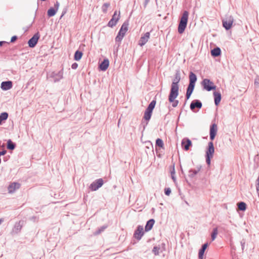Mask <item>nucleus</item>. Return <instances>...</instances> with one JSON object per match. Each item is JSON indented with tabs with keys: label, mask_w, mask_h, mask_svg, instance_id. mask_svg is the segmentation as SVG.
<instances>
[{
	"label": "nucleus",
	"mask_w": 259,
	"mask_h": 259,
	"mask_svg": "<svg viewBox=\"0 0 259 259\" xmlns=\"http://www.w3.org/2000/svg\"><path fill=\"white\" fill-rule=\"evenodd\" d=\"M197 81V76L193 72H190L189 74V84L187 89L186 98L188 100L192 95L195 85V82Z\"/></svg>",
	"instance_id": "obj_1"
},
{
	"label": "nucleus",
	"mask_w": 259,
	"mask_h": 259,
	"mask_svg": "<svg viewBox=\"0 0 259 259\" xmlns=\"http://www.w3.org/2000/svg\"><path fill=\"white\" fill-rule=\"evenodd\" d=\"M189 17V12L187 11H184L180 18L178 25V31L180 34L183 33L187 25Z\"/></svg>",
	"instance_id": "obj_2"
},
{
	"label": "nucleus",
	"mask_w": 259,
	"mask_h": 259,
	"mask_svg": "<svg viewBox=\"0 0 259 259\" xmlns=\"http://www.w3.org/2000/svg\"><path fill=\"white\" fill-rule=\"evenodd\" d=\"M214 152V148L213 142L212 141L209 142L208 143V147L206 150L205 158L206 162L208 165H210L211 159L213 157V155Z\"/></svg>",
	"instance_id": "obj_3"
},
{
	"label": "nucleus",
	"mask_w": 259,
	"mask_h": 259,
	"mask_svg": "<svg viewBox=\"0 0 259 259\" xmlns=\"http://www.w3.org/2000/svg\"><path fill=\"white\" fill-rule=\"evenodd\" d=\"M128 23L124 22L121 26L117 35L115 38V41L118 42L119 44H120L122 39L125 36V33L128 30Z\"/></svg>",
	"instance_id": "obj_4"
},
{
	"label": "nucleus",
	"mask_w": 259,
	"mask_h": 259,
	"mask_svg": "<svg viewBox=\"0 0 259 259\" xmlns=\"http://www.w3.org/2000/svg\"><path fill=\"white\" fill-rule=\"evenodd\" d=\"M181 80V73L179 70H177L175 77L173 79L171 85L170 90L174 92L175 91H179V82Z\"/></svg>",
	"instance_id": "obj_5"
},
{
	"label": "nucleus",
	"mask_w": 259,
	"mask_h": 259,
	"mask_svg": "<svg viewBox=\"0 0 259 259\" xmlns=\"http://www.w3.org/2000/svg\"><path fill=\"white\" fill-rule=\"evenodd\" d=\"M156 104L155 101L153 100L152 101L150 104L149 105L148 108L146 110L144 115V119L146 120L147 121H149L151 118V114L153 111V109L155 107Z\"/></svg>",
	"instance_id": "obj_6"
},
{
	"label": "nucleus",
	"mask_w": 259,
	"mask_h": 259,
	"mask_svg": "<svg viewBox=\"0 0 259 259\" xmlns=\"http://www.w3.org/2000/svg\"><path fill=\"white\" fill-rule=\"evenodd\" d=\"M201 84L203 89L208 92L215 90L217 87L212 81L207 78L202 80Z\"/></svg>",
	"instance_id": "obj_7"
},
{
	"label": "nucleus",
	"mask_w": 259,
	"mask_h": 259,
	"mask_svg": "<svg viewBox=\"0 0 259 259\" xmlns=\"http://www.w3.org/2000/svg\"><path fill=\"white\" fill-rule=\"evenodd\" d=\"M233 22L234 18L232 16H226L222 20L223 26L227 30H229L231 28Z\"/></svg>",
	"instance_id": "obj_8"
},
{
	"label": "nucleus",
	"mask_w": 259,
	"mask_h": 259,
	"mask_svg": "<svg viewBox=\"0 0 259 259\" xmlns=\"http://www.w3.org/2000/svg\"><path fill=\"white\" fill-rule=\"evenodd\" d=\"M178 95L179 91L172 92V91H170V93L168 96V101L169 102L172 103V106L173 107H176L179 104V101L175 100Z\"/></svg>",
	"instance_id": "obj_9"
},
{
	"label": "nucleus",
	"mask_w": 259,
	"mask_h": 259,
	"mask_svg": "<svg viewBox=\"0 0 259 259\" xmlns=\"http://www.w3.org/2000/svg\"><path fill=\"white\" fill-rule=\"evenodd\" d=\"M120 18V12L117 11H115L112 19L109 21L108 23V26L110 27H112L113 26L116 25L117 21Z\"/></svg>",
	"instance_id": "obj_10"
},
{
	"label": "nucleus",
	"mask_w": 259,
	"mask_h": 259,
	"mask_svg": "<svg viewBox=\"0 0 259 259\" xmlns=\"http://www.w3.org/2000/svg\"><path fill=\"white\" fill-rule=\"evenodd\" d=\"M103 184V181L102 179H99L93 182L90 186V189L92 191H96L100 188Z\"/></svg>",
	"instance_id": "obj_11"
},
{
	"label": "nucleus",
	"mask_w": 259,
	"mask_h": 259,
	"mask_svg": "<svg viewBox=\"0 0 259 259\" xmlns=\"http://www.w3.org/2000/svg\"><path fill=\"white\" fill-rule=\"evenodd\" d=\"M181 145L182 148L185 151H188L189 150L190 147L192 146V143L189 139L185 138L182 140Z\"/></svg>",
	"instance_id": "obj_12"
},
{
	"label": "nucleus",
	"mask_w": 259,
	"mask_h": 259,
	"mask_svg": "<svg viewBox=\"0 0 259 259\" xmlns=\"http://www.w3.org/2000/svg\"><path fill=\"white\" fill-rule=\"evenodd\" d=\"M39 38V34H38V33L35 34L32 36V37L29 40V41L28 42L29 47L30 48L34 47L35 46V45H36Z\"/></svg>",
	"instance_id": "obj_13"
},
{
	"label": "nucleus",
	"mask_w": 259,
	"mask_h": 259,
	"mask_svg": "<svg viewBox=\"0 0 259 259\" xmlns=\"http://www.w3.org/2000/svg\"><path fill=\"white\" fill-rule=\"evenodd\" d=\"M202 106L201 102L199 100H194L190 104V108L192 111H194V109L197 108L199 109H201Z\"/></svg>",
	"instance_id": "obj_14"
},
{
	"label": "nucleus",
	"mask_w": 259,
	"mask_h": 259,
	"mask_svg": "<svg viewBox=\"0 0 259 259\" xmlns=\"http://www.w3.org/2000/svg\"><path fill=\"white\" fill-rule=\"evenodd\" d=\"M217 130H218V127H217V125L215 123H213L210 126L209 135H210V139L211 141H213L215 137L217 135Z\"/></svg>",
	"instance_id": "obj_15"
},
{
	"label": "nucleus",
	"mask_w": 259,
	"mask_h": 259,
	"mask_svg": "<svg viewBox=\"0 0 259 259\" xmlns=\"http://www.w3.org/2000/svg\"><path fill=\"white\" fill-rule=\"evenodd\" d=\"M144 234V231L143 227L141 226H139L137 227V230L135 231L134 233V237L140 240L143 236V235Z\"/></svg>",
	"instance_id": "obj_16"
},
{
	"label": "nucleus",
	"mask_w": 259,
	"mask_h": 259,
	"mask_svg": "<svg viewBox=\"0 0 259 259\" xmlns=\"http://www.w3.org/2000/svg\"><path fill=\"white\" fill-rule=\"evenodd\" d=\"M150 38V33L146 32L144 34V35L142 36L139 41V45L142 47L144 45H145L147 42L148 41Z\"/></svg>",
	"instance_id": "obj_17"
},
{
	"label": "nucleus",
	"mask_w": 259,
	"mask_h": 259,
	"mask_svg": "<svg viewBox=\"0 0 259 259\" xmlns=\"http://www.w3.org/2000/svg\"><path fill=\"white\" fill-rule=\"evenodd\" d=\"M20 187V184L16 182H14L9 185L8 187L9 193H12L16 190L18 189Z\"/></svg>",
	"instance_id": "obj_18"
},
{
	"label": "nucleus",
	"mask_w": 259,
	"mask_h": 259,
	"mask_svg": "<svg viewBox=\"0 0 259 259\" xmlns=\"http://www.w3.org/2000/svg\"><path fill=\"white\" fill-rule=\"evenodd\" d=\"M162 148V140L158 139L156 140V155L159 157H161V149Z\"/></svg>",
	"instance_id": "obj_19"
},
{
	"label": "nucleus",
	"mask_w": 259,
	"mask_h": 259,
	"mask_svg": "<svg viewBox=\"0 0 259 259\" xmlns=\"http://www.w3.org/2000/svg\"><path fill=\"white\" fill-rule=\"evenodd\" d=\"M213 95L214 104L216 106H218L220 104L222 99L221 94L218 92H214Z\"/></svg>",
	"instance_id": "obj_20"
},
{
	"label": "nucleus",
	"mask_w": 259,
	"mask_h": 259,
	"mask_svg": "<svg viewBox=\"0 0 259 259\" xmlns=\"http://www.w3.org/2000/svg\"><path fill=\"white\" fill-rule=\"evenodd\" d=\"M208 246V243H206L203 244L201 246V248L199 249L198 252V257L199 259H203V255L205 252V250L207 248Z\"/></svg>",
	"instance_id": "obj_21"
},
{
	"label": "nucleus",
	"mask_w": 259,
	"mask_h": 259,
	"mask_svg": "<svg viewBox=\"0 0 259 259\" xmlns=\"http://www.w3.org/2000/svg\"><path fill=\"white\" fill-rule=\"evenodd\" d=\"M12 87V83L11 81H4L1 84V88L4 90H8Z\"/></svg>",
	"instance_id": "obj_22"
},
{
	"label": "nucleus",
	"mask_w": 259,
	"mask_h": 259,
	"mask_svg": "<svg viewBox=\"0 0 259 259\" xmlns=\"http://www.w3.org/2000/svg\"><path fill=\"white\" fill-rule=\"evenodd\" d=\"M221 54V50L220 48L216 47L211 51V55L214 57L219 56Z\"/></svg>",
	"instance_id": "obj_23"
},
{
	"label": "nucleus",
	"mask_w": 259,
	"mask_h": 259,
	"mask_svg": "<svg viewBox=\"0 0 259 259\" xmlns=\"http://www.w3.org/2000/svg\"><path fill=\"white\" fill-rule=\"evenodd\" d=\"M109 66V61L107 59H105L100 65V68L102 70H106Z\"/></svg>",
	"instance_id": "obj_24"
},
{
	"label": "nucleus",
	"mask_w": 259,
	"mask_h": 259,
	"mask_svg": "<svg viewBox=\"0 0 259 259\" xmlns=\"http://www.w3.org/2000/svg\"><path fill=\"white\" fill-rule=\"evenodd\" d=\"M154 220L153 219H151L149 221H148L147 223V224L145 226V231H148L150 230L153 227L154 224Z\"/></svg>",
	"instance_id": "obj_25"
},
{
	"label": "nucleus",
	"mask_w": 259,
	"mask_h": 259,
	"mask_svg": "<svg viewBox=\"0 0 259 259\" xmlns=\"http://www.w3.org/2000/svg\"><path fill=\"white\" fill-rule=\"evenodd\" d=\"M200 168H198L197 169H191L189 170V177L191 178H194L195 175H196L198 172L200 171Z\"/></svg>",
	"instance_id": "obj_26"
},
{
	"label": "nucleus",
	"mask_w": 259,
	"mask_h": 259,
	"mask_svg": "<svg viewBox=\"0 0 259 259\" xmlns=\"http://www.w3.org/2000/svg\"><path fill=\"white\" fill-rule=\"evenodd\" d=\"M239 209L241 211H245L246 209V204L244 202H240L237 204Z\"/></svg>",
	"instance_id": "obj_27"
},
{
	"label": "nucleus",
	"mask_w": 259,
	"mask_h": 259,
	"mask_svg": "<svg viewBox=\"0 0 259 259\" xmlns=\"http://www.w3.org/2000/svg\"><path fill=\"white\" fill-rule=\"evenodd\" d=\"M82 56V52L77 51L75 52L74 54V60L76 61H79L81 59V57Z\"/></svg>",
	"instance_id": "obj_28"
},
{
	"label": "nucleus",
	"mask_w": 259,
	"mask_h": 259,
	"mask_svg": "<svg viewBox=\"0 0 259 259\" xmlns=\"http://www.w3.org/2000/svg\"><path fill=\"white\" fill-rule=\"evenodd\" d=\"M218 234V228H214L213 229L212 232L211 234V238L212 241H213L217 237V236Z\"/></svg>",
	"instance_id": "obj_29"
},
{
	"label": "nucleus",
	"mask_w": 259,
	"mask_h": 259,
	"mask_svg": "<svg viewBox=\"0 0 259 259\" xmlns=\"http://www.w3.org/2000/svg\"><path fill=\"white\" fill-rule=\"evenodd\" d=\"M8 114L6 112H3L0 115V124L3 120L8 118Z\"/></svg>",
	"instance_id": "obj_30"
},
{
	"label": "nucleus",
	"mask_w": 259,
	"mask_h": 259,
	"mask_svg": "<svg viewBox=\"0 0 259 259\" xmlns=\"http://www.w3.org/2000/svg\"><path fill=\"white\" fill-rule=\"evenodd\" d=\"M15 147V145L11 140H8L7 143V148L10 150H13Z\"/></svg>",
	"instance_id": "obj_31"
},
{
	"label": "nucleus",
	"mask_w": 259,
	"mask_h": 259,
	"mask_svg": "<svg viewBox=\"0 0 259 259\" xmlns=\"http://www.w3.org/2000/svg\"><path fill=\"white\" fill-rule=\"evenodd\" d=\"M56 12H57V10H56L55 9L50 8L48 11V15L49 17H52L56 14Z\"/></svg>",
	"instance_id": "obj_32"
},
{
	"label": "nucleus",
	"mask_w": 259,
	"mask_h": 259,
	"mask_svg": "<svg viewBox=\"0 0 259 259\" xmlns=\"http://www.w3.org/2000/svg\"><path fill=\"white\" fill-rule=\"evenodd\" d=\"M171 179H172L174 182H175L176 179L175 177V171L174 165L173 166V167H172V170L171 171Z\"/></svg>",
	"instance_id": "obj_33"
},
{
	"label": "nucleus",
	"mask_w": 259,
	"mask_h": 259,
	"mask_svg": "<svg viewBox=\"0 0 259 259\" xmlns=\"http://www.w3.org/2000/svg\"><path fill=\"white\" fill-rule=\"evenodd\" d=\"M164 193L166 195L169 196L171 193V189L169 188H165L164 189Z\"/></svg>",
	"instance_id": "obj_34"
},
{
	"label": "nucleus",
	"mask_w": 259,
	"mask_h": 259,
	"mask_svg": "<svg viewBox=\"0 0 259 259\" xmlns=\"http://www.w3.org/2000/svg\"><path fill=\"white\" fill-rule=\"evenodd\" d=\"M160 250V247H154L153 249V252L155 255L158 254L159 251Z\"/></svg>",
	"instance_id": "obj_35"
},
{
	"label": "nucleus",
	"mask_w": 259,
	"mask_h": 259,
	"mask_svg": "<svg viewBox=\"0 0 259 259\" xmlns=\"http://www.w3.org/2000/svg\"><path fill=\"white\" fill-rule=\"evenodd\" d=\"M110 4L108 3H105L103 5V11L104 12H106L107 9L109 7Z\"/></svg>",
	"instance_id": "obj_36"
},
{
	"label": "nucleus",
	"mask_w": 259,
	"mask_h": 259,
	"mask_svg": "<svg viewBox=\"0 0 259 259\" xmlns=\"http://www.w3.org/2000/svg\"><path fill=\"white\" fill-rule=\"evenodd\" d=\"M256 189L257 193L259 195V177L256 180Z\"/></svg>",
	"instance_id": "obj_37"
},
{
	"label": "nucleus",
	"mask_w": 259,
	"mask_h": 259,
	"mask_svg": "<svg viewBox=\"0 0 259 259\" xmlns=\"http://www.w3.org/2000/svg\"><path fill=\"white\" fill-rule=\"evenodd\" d=\"M254 83L255 86H256V87L258 86V85H259V77H256V78H255Z\"/></svg>",
	"instance_id": "obj_38"
},
{
	"label": "nucleus",
	"mask_w": 259,
	"mask_h": 259,
	"mask_svg": "<svg viewBox=\"0 0 259 259\" xmlns=\"http://www.w3.org/2000/svg\"><path fill=\"white\" fill-rule=\"evenodd\" d=\"M240 243H241V247H242V250H244V247H245V241L244 239L242 240L240 242Z\"/></svg>",
	"instance_id": "obj_39"
},
{
	"label": "nucleus",
	"mask_w": 259,
	"mask_h": 259,
	"mask_svg": "<svg viewBox=\"0 0 259 259\" xmlns=\"http://www.w3.org/2000/svg\"><path fill=\"white\" fill-rule=\"evenodd\" d=\"M77 67H78V64L76 63H73L71 66L72 68L73 69H76L77 68Z\"/></svg>",
	"instance_id": "obj_40"
},
{
	"label": "nucleus",
	"mask_w": 259,
	"mask_h": 259,
	"mask_svg": "<svg viewBox=\"0 0 259 259\" xmlns=\"http://www.w3.org/2000/svg\"><path fill=\"white\" fill-rule=\"evenodd\" d=\"M17 39V37L16 36H13L11 37V42H13Z\"/></svg>",
	"instance_id": "obj_41"
},
{
	"label": "nucleus",
	"mask_w": 259,
	"mask_h": 259,
	"mask_svg": "<svg viewBox=\"0 0 259 259\" xmlns=\"http://www.w3.org/2000/svg\"><path fill=\"white\" fill-rule=\"evenodd\" d=\"M58 76L60 77V78H62L63 76V71H60L58 73Z\"/></svg>",
	"instance_id": "obj_42"
},
{
	"label": "nucleus",
	"mask_w": 259,
	"mask_h": 259,
	"mask_svg": "<svg viewBox=\"0 0 259 259\" xmlns=\"http://www.w3.org/2000/svg\"><path fill=\"white\" fill-rule=\"evenodd\" d=\"M54 6H55V8H56L55 10H57V11L59 9V3L58 2H56V3L55 4Z\"/></svg>",
	"instance_id": "obj_43"
},
{
	"label": "nucleus",
	"mask_w": 259,
	"mask_h": 259,
	"mask_svg": "<svg viewBox=\"0 0 259 259\" xmlns=\"http://www.w3.org/2000/svg\"><path fill=\"white\" fill-rule=\"evenodd\" d=\"M6 152L7 151L6 150H4L3 151L0 152V156L4 155L5 154H6Z\"/></svg>",
	"instance_id": "obj_44"
},
{
	"label": "nucleus",
	"mask_w": 259,
	"mask_h": 259,
	"mask_svg": "<svg viewBox=\"0 0 259 259\" xmlns=\"http://www.w3.org/2000/svg\"><path fill=\"white\" fill-rule=\"evenodd\" d=\"M4 44H8V43L6 41H0V46H2Z\"/></svg>",
	"instance_id": "obj_45"
}]
</instances>
